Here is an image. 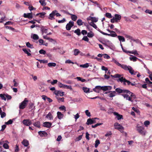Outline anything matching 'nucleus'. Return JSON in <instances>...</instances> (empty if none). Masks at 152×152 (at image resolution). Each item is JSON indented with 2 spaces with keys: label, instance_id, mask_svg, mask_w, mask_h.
<instances>
[{
  "label": "nucleus",
  "instance_id": "1",
  "mask_svg": "<svg viewBox=\"0 0 152 152\" xmlns=\"http://www.w3.org/2000/svg\"><path fill=\"white\" fill-rule=\"evenodd\" d=\"M127 91H129V92H128L127 93H124L122 94L121 95L126 100H128L129 101L132 102H133V100H132V99H135L136 98V96L134 94L131 92L129 90H127Z\"/></svg>",
  "mask_w": 152,
  "mask_h": 152
},
{
  "label": "nucleus",
  "instance_id": "2",
  "mask_svg": "<svg viewBox=\"0 0 152 152\" xmlns=\"http://www.w3.org/2000/svg\"><path fill=\"white\" fill-rule=\"evenodd\" d=\"M118 82H121V83L123 82V84L124 85H126V83H127L128 85H129L131 83V82L129 80H126L125 78H124L123 77H122L119 78L117 80Z\"/></svg>",
  "mask_w": 152,
  "mask_h": 152
},
{
  "label": "nucleus",
  "instance_id": "3",
  "mask_svg": "<svg viewBox=\"0 0 152 152\" xmlns=\"http://www.w3.org/2000/svg\"><path fill=\"white\" fill-rule=\"evenodd\" d=\"M137 130L139 133L142 135H145V130L144 128L141 126H137Z\"/></svg>",
  "mask_w": 152,
  "mask_h": 152
},
{
  "label": "nucleus",
  "instance_id": "4",
  "mask_svg": "<svg viewBox=\"0 0 152 152\" xmlns=\"http://www.w3.org/2000/svg\"><path fill=\"white\" fill-rule=\"evenodd\" d=\"M98 31L102 34L105 35H107L109 36H111L113 37H115L117 36V34H116L115 31H113V32H111V34H108L103 32L102 31L100 30H99Z\"/></svg>",
  "mask_w": 152,
  "mask_h": 152
},
{
  "label": "nucleus",
  "instance_id": "5",
  "mask_svg": "<svg viewBox=\"0 0 152 152\" xmlns=\"http://www.w3.org/2000/svg\"><path fill=\"white\" fill-rule=\"evenodd\" d=\"M25 99L19 105V108L20 109H23L27 105V102H28V101L26 100Z\"/></svg>",
  "mask_w": 152,
  "mask_h": 152
},
{
  "label": "nucleus",
  "instance_id": "6",
  "mask_svg": "<svg viewBox=\"0 0 152 152\" xmlns=\"http://www.w3.org/2000/svg\"><path fill=\"white\" fill-rule=\"evenodd\" d=\"M115 128L116 129H118L120 131H123L124 128L123 126L120 124H119L118 123H115L114 125Z\"/></svg>",
  "mask_w": 152,
  "mask_h": 152
},
{
  "label": "nucleus",
  "instance_id": "7",
  "mask_svg": "<svg viewBox=\"0 0 152 152\" xmlns=\"http://www.w3.org/2000/svg\"><path fill=\"white\" fill-rule=\"evenodd\" d=\"M74 22L73 21H70L66 25V30L69 31L71 28L74 26Z\"/></svg>",
  "mask_w": 152,
  "mask_h": 152
},
{
  "label": "nucleus",
  "instance_id": "8",
  "mask_svg": "<svg viewBox=\"0 0 152 152\" xmlns=\"http://www.w3.org/2000/svg\"><path fill=\"white\" fill-rule=\"evenodd\" d=\"M99 119L97 118H89L87 119V121L86 123V124L87 125H89V124H92L93 123H96V122L95 119Z\"/></svg>",
  "mask_w": 152,
  "mask_h": 152
},
{
  "label": "nucleus",
  "instance_id": "9",
  "mask_svg": "<svg viewBox=\"0 0 152 152\" xmlns=\"http://www.w3.org/2000/svg\"><path fill=\"white\" fill-rule=\"evenodd\" d=\"M115 92H116L117 93H127L128 92H129V91H127L126 89H122L119 88H117L115 89Z\"/></svg>",
  "mask_w": 152,
  "mask_h": 152
},
{
  "label": "nucleus",
  "instance_id": "10",
  "mask_svg": "<svg viewBox=\"0 0 152 152\" xmlns=\"http://www.w3.org/2000/svg\"><path fill=\"white\" fill-rule=\"evenodd\" d=\"M22 123L24 125L29 126L31 124V122L29 119H24Z\"/></svg>",
  "mask_w": 152,
  "mask_h": 152
},
{
  "label": "nucleus",
  "instance_id": "11",
  "mask_svg": "<svg viewBox=\"0 0 152 152\" xmlns=\"http://www.w3.org/2000/svg\"><path fill=\"white\" fill-rule=\"evenodd\" d=\"M56 12H57V11L56 10L52 11V13L50 14L48 18L51 20H54L55 18L54 17L55 16V13Z\"/></svg>",
  "mask_w": 152,
  "mask_h": 152
},
{
  "label": "nucleus",
  "instance_id": "12",
  "mask_svg": "<svg viewBox=\"0 0 152 152\" xmlns=\"http://www.w3.org/2000/svg\"><path fill=\"white\" fill-rule=\"evenodd\" d=\"M32 12L30 13H24L23 17L25 18H28V19H32L33 18V16L32 14Z\"/></svg>",
  "mask_w": 152,
  "mask_h": 152
},
{
  "label": "nucleus",
  "instance_id": "13",
  "mask_svg": "<svg viewBox=\"0 0 152 152\" xmlns=\"http://www.w3.org/2000/svg\"><path fill=\"white\" fill-rule=\"evenodd\" d=\"M114 17L116 20V22H117L120 21L121 19V16L120 15L115 14V17Z\"/></svg>",
  "mask_w": 152,
  "mask_h": 152
},
{
  "label": "nucleus",
  "instance_id": "14",
  "mask_svg": "<svg viewBox=\"0 0 152 152\" xmlns=\"http://www.w3.org/2000/svg\"><path fill=\"white\" fill-rule=\"evenodd\" d=\"M108 93H109L110 94L108 95V96L110 97H113L114 96H115V94H116V92L115 91H110L108 92H106L105 94H107Z\"/></svg>",
  "mask_w": 152,
  "mask_h": 152
},
{
  "label": "nucleus",
  "instance_id": "15",
  "mask_svg": "<svg viewBox=\"0 0 152 152\" xmlns=\"http://www.w3.org/2000/svg\"><path fill=\"white\" fill-rule=\"evenodd\" d=\"M52 125V123L49 122H45L43 124V126L44 127L50 128Z\"/></svg>",
  "mask_w": 152,
  "mask_h": 152
},
{
  "label": "nucleus",
  "instance_id": "16",
  "mask_svg": "<svg viewBox=\"0 0 152 152\" xmlns=\"http://www.w3.org/2000/svg\"><path fill=\"white\" fill-rule=\"evenodd\" d=\"M102 90L104 91H106L107 90H110L112 88V87L111 86H103L102 87Z\"/></svg>",
  "mask_w": 152,
  "mask_h": 152
},
{
  "label": "nucleus",
  "instance_id": "17",
  "mask_svg": "<svg viewBox=\"0 0 152 152\" xmlns=\"http://www.w3.org/2000/svg\"><path fill=\"white\" fill-rule=\"evenodd\" d=\"M88 20H91L92 21L91 22H96L98 21V19L95 17L89 16L88 18H87Z\"/></svg>",
  "mask_w": 152,
  "mask_h": 152
},
{
  "label": "nucleus",
  "instance_id": "18",
  "mask_svg": "<svg viewBox=\"0 0 152 152\" xmlns=\"http://www.w3.org/2000/svg\"><path fill=\"white\" fill-rule=\"evenodd\" d=\"M113 114L115 115H116V118H117V119L119 120L122 118L123 116L121 115H120L118 114L116 112H114L113 113Z\"/></svg>",
  "mask_w": 152,
  "mask_h": 152
},
{
  "label": "nucleus",
  "instance_id": "19",
  "mask_svg": "<svg viewBox=\"0 0 152 152\" xmlns=\"http://www.w3.org/2000/svg\"><path fill=\"white\" fill-rule=\"evenodd\" d=\"M22 143L25 147H27L29 145L28 141L24 139L22 142Z\"/></svg>",
  "mask_w": 152,
  "mask_h": 152
},
{
  "label": "nucleus",
  "instance_id": "20",
  "mask_svg": "<svg viewBox=\"0 0 152 152\" xmlns=\"http://www.w3.org/2000/svg\"><path fill=\"white\" fill-rule=\"evenodd\" d=\"M57 116L59 119H61L63 118L64 116V115L60 112H57Z\"/></svg>",
  "mask_w": 152,
  "mask_h": 152
},
{
  "label": "nucleus",
  "instance_id": "21",
  "mask_svg": "<svg viewBox=\"0 0 152 152\" xmlns=\"http://www.w3.org/2000/svg\"><path fill=\"white\" fill-rule=\"evenodd\" d=\"M38 134L41 137L45 136L47 135V134L45 131H39Z\"/></svg>",
  "mask_w": 152,
  "mask_h": 152
},
{
  "label": "nucleus",
  "instance_id": "22",
  "mask_svg": "<svg viewBox=\"0 0 152 152\" xmlns=\"http://www.w3.org/2000/svg\"><path fill=\"white\" fill-rule=\"evenodd\" d=\"M46 118L49 119L50 120H52L53 119V117L50 112H49L45 117Z\"/></svg>",
  "mask_w": 152,
  "mask_h": 152
},
{
  "label": "nucleus",
  "instance_id": "23",
  "mask_svg": "<svg viewBox=\"0 0 152 152\" xmlns=\"http://www.w3.org/2000/svg\"><path fill=\"white\" fill-rule=\"evenodd\" d=\"M102 87L100 86H96L95 87V88H94L93 89V91L96 92H98V91H96V90L97 89L99 91L102 90Z\"/></svg>",
  "mask_w": 152,
  "mask_h": 152
},
{
  "label": "nucleus",
  "instance_id": "24",
  "mask_svg": "<svg viewBox=\"0 0 152 152\" xmlns=\"http://www.w3.org/2000/svg\"><path fill=\"white\" fill-rule=\"evenodd\" d=\"M82 53L83 54V53L80 51L78 49H75L74 50V54L75 56L77 55L79 53Z\"/></svg>",
  "mask_w": 152,
  "mask_h": 152
},
{
  "label": "nucleus",
  "instance_id": "25",
  "mask_svg": "<svg viewBox=\"0 0 152 152\" xmlns=\"http://www.w3.org/2000/svg\"><path fill=\"white\" fill-rule=\"evenodd\" d=\"M129 67L128 70L129 71V72L132 75H135V74L134 73V71L132 69V67L130 66H129Z\"/></svg>",
  "mask_w": 152,
  "mask_h": 152
},
{
  "label": "nucleus",
  "instance_id": "26",
  "mask_svg": "<svg viewBox=\"0 0 152 152\" xmlns=\"http://www.w3.org/2000/svg\"><path fill=\"white\" fill-rule=\"evenodd\" d=\"M56 98L58 100L59 103L61 102H64V97L60 98L58 96H56Z\"/></svg>",
  "mask_w": 152,
  "mask_h": 152
},
{
  "label": "nucleus",
  "instance_id": "27",
  "mask_svg": "<svg viewBox=\"0 0 152 152\" xmlns=\"http://www.w3.org/2000/svg\"><path fill=\"white\" fill-rule=\"evenodd\" d=\"M34 126L37 128H40V123L39 121H37L33 124Z\"/></svg>",
  "mask_w": 152,
  "mask_h": 152
},
{
  "label": "nucleus",
  "instance_id": "28",
  "mask_svg": "<svg viewBox=\"0 0 152 152\" xmlns=\"http://www.w3.org/2000/svg\"><path fill=\"white\" fill-rule=\"evenodd\" d=\"M70 15H71V18L73 21H75L77 19V17L76 15L71 14Z\"/></svg>",
  "mask_w": 152,
  "mask_h": 152
},
{
  "label": "nucleus",
  "instance_id": "29",
  "mask_svg": "<svg viewBox=\"0 0 152 152\" xmlns=\"http://www.w3.org/2000/svg\"><path fill=\"white\" fill-rule=\"evenodd\" d=\"M94 36V34L92 31H91L90 32L87 33V37L89 38H92Z\"/></svg>",
  "mask_w": 152,
  "mask_h": 152
},
{
  "label": "nucleus",
  "instance_id": "30",
  "mask_svg": "<svg viewBox=\"0 0 152 152\" xmlns=\"http://www.w3.org/2000/svg\"><path fill=\"white\" fill-rule=\"evenodd\" d=\"M45 0H39V2L44 7L47 4L45 2Z\"/></svg>",
  "mask_w": 152,
  "mask_h": 152
},
{
  "label": "nucleus",
  "instance_id": "31",
  "mask_svg": "<svg viewBox=\"0 0 152 152\" xmlns=\"http://www.w3.org/2000/svg\"><path fill=\"white\" fill-rule=\"evenodd\" d=\"M120 66L125 70H128L129 68V66H127V65L124 64H121Z\"/></svg>",
  "mask_w": 152,
  "mask_h": 152
},
{
  "label": "nucleus",
  "instance_id": "32",
  "mask_svg": "<svg viewBox=\"0 0 152 152\" xmlns=\"http://www.w3.org/2000/svg\"><path fill=\"white\" fill-rule=\"evenodd\" d=\"M118 37L120 41H122V42L125 41V39L123 36H118Z\"/></svg>",
  "mask_w": 152,
  "mask_h": 152
},
{
  "label": "nucleus",
  "instance_id": "33",
  "mask_svg": "<svg viewBox=\"0 0 152 152\" xmlns=\"http://www.w3.org/2000/svg\"><path fill=\"white\" fill-rule=\"evenodd\" d=\"M74 32L78 36L80 35L81 34L80 30L79 28H77L76 30L74 31Z\"/></svg>",
  "mask_w": 152,
  "mask_h": 152
},
{
  "label": "nucleus",
  "instance_id": "34",
  "mask_svg": "<svg viewBox=\"0 0 152 152\" xmlns=\"http://www.w3.org/2000/svg\"><path fill=\"white\" fill-rule=\"evenodd\" d=\"M89 66L88 64L87 63L84 64L80 65V66L84 68H86L88 67Z\"/></svg>",
  "mask_w": 152,
  "mask_h": 152
},
{
  "label": "nucleus",
  "instance_id": "35",
  "mask_svg": "<svg viewBox=\"0 0 152 152\" xmlns=\"http://www.w3.org/2000/svg\"><path fill=\"white\" fill-rule=\"evenodd\" d=\"M77 23L79 26H81L83 25V22H82V20L81 19H78L77 20Z\"/></svg>",
  "mask_w": 152,
  "mask_h": 152
},
{
  "label": "nucleus",
  "instance_id": "36",
  "mask_svg": "<svg viewBox=\"0 0 152 152\" xmlns=\"http://www.w3.org/2000/svg\"><path fill=\"white\" fill-rule=\"evenodd\" d=\"M22 50L28 56H30L31 55V54L28 52V51L27 50L23 48L22 49Z\"/></svg>",
  "mask_w": 152,
  "mask_h": 152
},
{
  "label": "nucleus",
  "instance_id": "37",
  "mask_svg": "<svg viewBox=\"0 0 152 152\" xmlns=\"http://www.w3.org/2000/svg\"><path fill=\"white\" fill-rule=\"evenodd\" d=\"M129 53L133 54L137 56L138 55V54L136 50H135L134 51H130V52H129Z\"/></svg>",
  "mask_w": 152,
  "mask_h": 152
},
{
  "label": "nucleus",
  "instance_id": "38",
  "mask_svg": "<svg viewBox=\"0 0 152 152\" xmlns=\"http://www.w3.org/2000/svg\"><path fill=\"white\" fill-rule=\"evenodd\" d=\"M5 94H0V97L2 100H4L5 101H6V98L5 97Z\"/></svg>",
  "mask_w": 152,
  "mask_h": 152
},
{
  "label": "nucleus",
  "instance_id": "39",
  "mask_svg": "<svg viewBox=\"0 0 152 152\" xmlns=\"http://www.w3.org/2000/svg\"><path fill=\"white\" fill-rule=\"evenodd\" d=\"M56 65V64L55 63H49L48 64V66L49 67H55Z\"/></svg>",
  "mask_w": 152,
  "mask_h": 152
},
{
  "label": "nucleus",
  "instance_id": "40",
  "mask_svg": "<svg viewBox=\"0 0 152 152\" xmlns=\"http://www.w3.org/2000/svg\"><path fill=\"white\" fill-rule=\"evenodd\" d=\"M105 16L109 18H112V16L110 13L107 12L105 14Z\"/></svg>",
  "mask_w": 152,
  "mask_h": 152
},
{
  "label": "nucleus",
  "instance_id": "41",
  "mask_svg": "<svg viewBox=\"0 0 152 152\" xmlns=\"http://www.w3.org/2000/svg\"><path fill=\"white\" fill-rule=\"evenodd\" d=\"M59 109L61 110H64V112L66 111V108L64 105H62L60 107Z\"/></svg>",
  "mask_w": 152,
  "mask_h": 152
},
{
  "label": "nucleus",
  "instance_id": "42",
  "mask_svg": "<svg viewBox=\"0 0 152 152\" xmlns=\"http://www.w3.org/2000/svg\"><path fill=\"white\" fill-rule=\"evenodd\" d=\"M76 79L79 81H80L82 82H84L86 81V80L85 79H82V78L80 77H77Z\"/></svg>",
  "mask_w": 152,
  "mask_h": 152
},
{
  "label": "nucleus",
  "instance_id": "43",
  "mask_svg": "<svg viewBox=\"0 0 152 152\" xmlns=\"http://www.w3.org/2000/svg\"><path fill=\"white\" fill-rule=\"evenodd\" d=\"M46 14L45 12H42L39 13V17L43 18L45 17V15Z\"/></svg>",
  "mask_w": 152,
  "mask_h": 152
},
{
  "label": "nucleus",
  "instance_id": "44",
  "mask_svg": "<svg viewBox=\"0 0 152 152\" xmlns=\"http://www.w3.org/2000/svg\"><path fill=\"white\" fill-rule=\"evenodd\" d=\"M64 87V88H66V89H69L70 90H72V87L71 86H67V85H65Z\"/></svg>",
  "mask_w": 152,
  "mask_h": 152
},
{
  "label": "nucleus",
  "instance_id": "45",
  "mask_svg": "<svg viewBox=\"0 0 152 152\" xmlns=\"http://www.w3.org/2000/svg\"><path fill=\"white\" fill-rule=\"evenodd\" d=\"M89 24L90 26H91L95 29H96L97 28V26L93 22H91L90 23H89Z\"/></svg>",
  "mask_w": 152,
  "mask_h": 152
},
{
  "label": "nucleus",
  "instance_id": "46",
  "mask_svg": "<svg viewBox=\"0 0 152 152\" xmlns=\"http://www.w3.org/2000/svg\"><path fill=\"white\" fill-rule=\"evenodd\" d=\"M41 31L42 32V34H43L44 33H46L47 32V29L45 28L44 27H42L41 28Z\"/></svg>",
  "mask_w": 152,
  "mask_h": 152
},
{
  "label": "nucleus",
  "instance_id": "47",
  "mask_svg": "<svg viewBox=\"0 0 152 152\" xmlns=\"http://www.w3.org/2000/svg\"><path fill=\"white\" fill-rule=\"evenodd\" d=\"M125 37L133 41L134 40V39L133 37L130 35H125Z\"/></svg>",
  "mask_w": 152,
  "mask_h": 152
},
{
  "label": "nucleus",
  "instance_id": "48",
  "mask_svg": "<svg viewBox=\"0 0 152 152\" xmlns=\"http://www.w3.org/2000/svg\"><path fill=\"white\" fill-rule=\"evenodd\" d=\"M137 59L138 58H137L134 56H133L132 57H130V60L134 62L136 61Z\"/></svg>",
  "mask_w": 152,
  "mask_h": 152
},
{
  "label": "nucleus",
  "instance_id": "49",
  "mask_svg": "<svg viewBox=\"0 0 152 152\" xmlns=\"http://www.w3.org/2000/svg\"><path fill=\"white\" fill-rule=\"evenodd\" d=\"M26 46L30 48H33V46L32 45H31L29 42H27L26 43Z\"/></svg>",
  "mask_w": 152,
  "mask_h": 152
},
{
  "label": "nucleus",
  "instance_id": "50",
  "mask_svg": "<svg viewBox=\"0 0 152 152\" xmlns=\"http://www.w3.org/2000/svg\"><path fill=\"white\" fill-rule=\"evenodd\" d=\"M100 141L99 140H97L95 141V148H97L98 145L100 144Z\"/></svg>",
  "mask_w": 152,
  "mask_h": 152
},
{
  "label": "nucleus",
  "instance_id": "51",
  "mask_svg": "<svg viewBox=\"0 0 152 152\" xmlns=\"http://www.w3.org/2000/svg\"><path fill=\"white\" fill-rule=\"evenodd\" d=\"M82 40L88 42H89V39L87 37V36H84Z\"/></svg>",
  "mask_w": 152,
  "mask_h": 152
},
{
  "label": "nucleus",
  "instance_id": "52",
  "mask_svg": "<svg viewBox=\"0 0 152 152\" xmlns=\"http://www.w3.org/2000/svg\"><path fill=\"white\" fill-rule=\"evenodd\" d=\"M83 90L85 92H86V93H88L89 92V88H87L86 87H83Z\"/></svg>",
  "mask_w": 152,
  "mask_h": 152
},
{
  "label": "nucleus",
  "instance_id": "53",
  "mask_svg": "<svg viewBox=\"0 0 152 152\" xmlns=\"http://www.w3.org/2000/svg\"><path fill=\"white\" fill-rule=\"evenodd\" d=\"M13 121L12 119H10L8 121L5 122V124L6 125H9L12 124L13 123Z\"/></svg>",
  "mask_w": 152,
  "mask_h": 152
},
{
  "label": "nucleus",
  "instance_id": "54",
  "mask_svg": "<svg viewBox=\"0 0 152 152\" xmlns=\"http://www.w3.org/2000/svg\"><path fill=\"white\" fill-rule=\"evenodd\" d=\"M112 61L115 63L118 66H121V64H120L118 61H117L116 60L113 59Z\"/></svg>",
  "mask_w": 152,
  "mask_h": 152
},
{
  "label": "nucleus",
  "instance_id": "55",
  "mask_svg": "<svg viewBox=\"0 0 152 152\" xmlns=\"http://www.w3.org/2000/svg\"><path fill=\"white\" fill-rule=\"evenodd\" d=\"M103 124L101 123H98L95 125H92L91 126L93 128H95L97 126H98L101 125H102Z\"/></svg>",
  "mask_w": 152,
  "mask_h": 152
},
{
  "label": "nucleus",
  "instance_id": "56",
  "mask_svg": "<svg viewBox=\"0 0 152 152\" xmlns=\"http://www.w3.org/2000/svg\"><path fill=\"white\" fill-rule=\"evenodd\" d=\"M33 38L34 40H37L39 39V37L37 34H34L33 35Z\"/></svg>",
  "mask_w": 152,
  "mask_h": 152
},
{
  "label": "nucleus",
  "instance_id": "57",
  "mask_svg": "<svg viewBox=\"0 0 152 152\" xmlns=\"http://www.w3.org/2000/svg\"><path fill=\"white\" fill-rule=\"evenodd\" d=\"M145 80L146 81V82L148 84H152V82L151 81L149 78L148 77H147L145 78Z\"/></svg>",
  "mask_w": 152,
  "mask_h": 152
},
{
  "label": "nucleus",
  "instance_id": "58",
  "mask_svg": "<svg viewBox=\"0 0 152 152\" xmlns=\"http://www.w3.org/2000/svg\"><path fill=\"white\" fill-rule=\"evenodd\" d=\"M83 134L80 135L78 137H77L76 139V141H79L81 140L83 136Z\"/></svg>",
  "mask_w": 152,
  "mask_h": 152
},
{
  "label": "nucleus",
  "instance_id": "59",
  "mask_svg": "<svg viewBox=\"0 0 152 152\" xmlns=\"http://www.w3.org/2000/svg\"><path fill=\"white\" fill-rule=\"evenodd\" d=\"M39 53L41 54L45 55L46 53V51L43 49H41L39 51Z\"/></svg>",
  "mask_w": 152,
  "mask_h": 152
},
{
  "label": "nucleus",
  "instance_id": "60",
  "mask_svg": "<svg viewBox=\"0 0 152 152\" xmlns=\"http://www.w3.org/2000/svg\"><path fill=\"white\" fill-rule=\"evenodd\" d=\"M103 57L104 58L109 59L110 58V56L107 54H105L103 55Z\"/></svg>",
  "mask_w": 152,
  "mask_h": 152
},
{
  "label": "nucleus",
  "instance_id": "61",
  "mask_svg": "<svg viewBox=\"0 0 152 152\" xmlns=\"http://www.w3.org/2000/svg\"><path fill=\"white\" fill-rule=\"evenodd\" d=\"M40 63L43 64L47 63H48V61L45 60H41L39 61Z\"/></svg>",
  "mask_w": 152,
  "mask_h": 152
},
{
  "label": "nucleus",
  "instance_id": "62",
  "mask_svg": "<svg viewBox=\"0 0 152 152\" xmlns=\"http://www.w3.org/2000/svg\"><path fill=\"white\" fill-rule=\"evenodd\" d=\"M150 122L148 121H146L144 122V124L146 126H147L150 124Z\"/></svg>",
  "mask_w": 152,
  "mask_h": 152
},
{
  "label": "nucleus",
  "instance_id": "63",
  "mask_svg": "<svg viewBox=\"0 0 152 152\" xmlns=\"http://www.w3.org/2000/svg\"><path fill=\"white\" fill-rule=\"evenodd\" d=\"M85 113L86 115L88 117L91 116V113L88 110H86L85 111Z\"/></svg>",
  "mask_w": 152,
  "mask_h": 152
},
{
  "label": "nucleus",
  "instance_id": "64",
  "mask_svg": "<svg viewBox=\"0 0 152 152\" xmlns=\"http://www.w3.org/2000/svg\"><path fill=\"white\" fill-rule=\"evenodd\" d=\"M112 134V133L111 131L107 132L106 134L105 135V136L106 137H108L109 136Z\"/></svg>",
  "mask_w": 152,
  "mask_h": 152
}]
</instances>
